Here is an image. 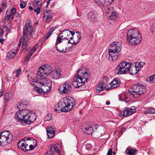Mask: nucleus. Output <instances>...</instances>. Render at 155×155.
<instances>
[{
	"label": "nucleus",
	"instance_id": "nucleus-1",
	"mask_svg": "<svg viewBox=\"0 0 155 155\" xmlns=\"http://www.w3.org/2000/svg\"><path fill=\"white\" fill-rule=\"evenodd\" d=\"M15 118L18 121L29 124L35 121L36 117L35 113H33L30 110L22 109L16 112Z\"/></svg>",
	"mask_w": 155,
	"mask_h": 155
},
{
	"label": "nucleus",
	"instance_id": "nucleus-2",
	"mask_svg": "<svg viewBox=\"0 0 155 155\" xmlns=\"http://www.w3.org/2000/svg\"><path fill=\"white\" fill-rule=\"evenodd\" d=\"M90 74L87 69L83 68L80 69L77 71L74 80L72 82L73 86L75 88H78L84 85L87 82Z\"/></svg>",
	"mask_w": 155,
	"mask_h": 155
},
{
	"label": "nucleus",
	"instance_id": "nucleus-3",
	"mask_svg": "<svg viewBox=\"0 0 155 155\" xmlns=\"http://www.w3.org/2000/svg\"><path fill=\"white\" fill-rule=\"evenodd\" d=\"M75 104L74 100L71 97L64 98L60 104L58 103L54 107L56 112H66L70 110Z\"/></svg>",
	"mask_w": 155,
	"mask_h": 155
},
{
	"label": "nucleus",
	"instance_id": "nucleus-4",
	"mask_svg": "<svg viewBox=\"0 0 155 155\" xmlns=\"http://www.w3.org/2000/svg\"><path fill=\"white\" fill-rule=\"evenodd\" d=\"M35 30L32 27L30 21L27 20L23 28L22 48L28 46L27 41L30 40L35 34Z\"/></svg>",
	"mask_w": 155,
	"mask_h": 155
},
{
	"label": "nucleus",
	"instance_id": "nucleus-5",
	"mask_svg": "<svg viewBox=\"0 0 155 155\" xmlns=\"http://www.w3.org/2000/svg\"><path fill=\"white\" fill-rule=\"evenodd\" d=\"M121 45L119 42H114L110 46L108 49L109 59L110 61H116L120 55Z\"/></svg>",
	"mask_w": 155,
	"mask_h": 155
},
{
	"label": "nucleus",
	"instance_id": "nucleus-6",
	"mask_svg": "<svg viewBox=\"0 0 155 155\" xmlns=\"http://www.w3.org/2000/svg\"><path fill=\"white\" fill-rule=\"evenodd\" d=\"M127 41L132 45H137L139 43L141 40V35L136 29H131L127 33Z\"/></svg>",
	"mask_w": 155,
	"mask_h": 155
},
{
	"label": "nucleus",
	"instance_id": "nucleus-7",
	"mask_svg": "<svg viewBox=\"0 0 155 155\" xmlns=\"http://www.w3.org/2000/svg\"><path fill=\"white\" fill-rule=\"evenodd\" d=\"M53 70L52 67L48 64H45L42 65L38 70L36 76V79L38 81L41 80L43 81H45L46 78L44 75L48 76L50 73H52Z\"/></svg>",
	"mask_w": 155,
	"mask_h": 155
},
{
	"label": "nucleus",
	"instance_id": "nucleus-8",
	"mask_svg": "<svg viewBox=\"0 0 155 155\" xmlns=\"http://www.w3.org/2000/svg\"><path fill=\"white\" fill-rule=\"evenodd\" d=\"M129 93L135 98L146 92V88L143 85L139 83L134 84L128 89Z\"/></svg>",
	"mask_w": 155,
	"mask_h": 155
},
{
	"label": "nucleus",
	"instance_id": "nucleus-9",
	"mask_svg": "<svg viewBox=\"0 0 155 155\" xmlns=\"http://www.w3.org/2000/svg\"><path fill=\"white\" fill-rule=\"evenodd\" d=\"M47 80L46 78L45 81H43L41 80L38 81V79H37V80L32 81V82H30L32 85L34 87L36 86L37 84H38L39 83L41 85V91H42L44 94H46L51 90V83L50 81L47 82Z\"/></svg>",
	"mask_w": 155,
	"mask_h": 155
},
{
	"label": "nucleus",
	"instance_id": "nucleus-10",
	"mask_svg": "<svg viewBox=\"0 0 155 155\" xmlns=\"http://www.w3.org/2000/svg\"><path fill=\"white\" fill-rule=\"evenodd\" d=\"M13 139L12 134L8 130H4L0 132V145H7L11 142Z\"/></svg>",
	"mask_w": 155,
	"mask_h": 155
},
{
	"label": "nucleus",
	"instance_id": "nucleus-11",
	"mask_svg": "<svg viewBox=\"0 0 155 155\" xmlns=\"http://www.w3.org/2000/svg\"><path fill=\"white\" fill-rule=\"evenodd\" d=\"M130 66L131 62L123 61L117 67L115 72L116 74H119L127 73Z\"/></svg>",
	"mask_w": 155,
	"mask_h": 155
},
{
	"label": "nucleus",
	"instance_id": "nucleus-12",
	"mask_svg": "<svg viewBox=\"0 0 155 155\" xmlns=\"http://www.w3.org/2000/svg\"><path fill=\"white\" fill-rule=\"evenodd\" d=\"M30 141H33L34 143H36V141L33 138L27 137L20 140L18 143V148L24 151H26L28 150V143Z\"/></svg>",
	"mask_w": 155,
	"mask_h": 155
},
{
	"label": "nucleus",
	"instance_id": "nucleus-13",
	"mask_svg": "<svg viewBox=\"0 0 155 155\" xmlns=\"http://www.w3.org/2000/svg\"><path fill=\"white\" fill-rule=\"evenodd\" d=\"M59 89L61 93L68 94L71 90V84L70 81H66L60 86Z\"/></svg>",
	"mask_w": 155,
	"mask_h": 155
},
{
	"label": "nucleus",
	"instance_id": "nucleus-14",
	"mask_svg": "<svg viewBox=\"0 0 155 155\" xmlns=\"http://www.w3.org/2000/svg\"><path fill=\"white\" fill-rule=\"evenodd\" d=\"M71 34L70 31L68 29H66L63 31L59 35L57 38L56 44L57 45L62 42L63 40H68V36Z\"/></svg>",
	"mask_w": 155,
	"mask_h": 155
},
{
	"label": "nucleus",
	"instance_id": "nucleus-15",
	"mask_svg": "<svg viewBox=\"0 0 155 155\" xmlns=\"http://www.w3.org/2000/svg\"><path fill=\"white\" fill-rule=\"evenodd\" d=\"M136 108L134 106L130 107H126L124 110L120 113V115L122 117H126L134 113L136 111Z\"/></svg>",
	"mask_w": 155,
	"mask_h": 155
},
{
	"label": "nucleus",
	"instance_id": "nucleus-16",
	"mask_svg": "<svg viewBox=\"0 0 155 155\" xmlns=\"http://www.w3.org/2000/svg\"><path fill=\"white\" fill-rule=\"evenodd\" d=\"M94 134L95 137H99L105 133L104 127L102 126L96 125L94 126Z\"/></svg>",
	"mask_w": 155,
	"mask_h": 155
},
{
	"label": "nucleus",
	"instance_id": "nucleus-17",
	"mask_svg": "<svg viewBox=\"0 0 155 155\" xmlns=\"http://www.w3.org/2000/svg\"><path fill=\"white\" fill-rule=\"evenodd\" d=\"M82 129L84 133L87 134H91L94 130V128L91 125L87 124L86 123L83 125Z\"/></svg>",
	"mask_w": 155,
	"mask_h": 155
},
{
	"label": "nucleus",
	"instance_id": "nucleus-18",
	"mask_svg": "<svg viewBox=\"0 0 155 155\" xmlns=\"http://www.w3.org/2000/svg\"><path fill=\"white\" fill-rule=\"evenodd\" d=\"M59 145L58 144H53L50 146V150L46 153V155H53L54 152L59 153H60L58 147Z\"/></svg>",
	"mask_w": 155,
	"mask_h": 155
},
{
	"label": "nucleus",
	"instance_id": "nucleus-19",
	"mask_svg": "<svg viewBox=\"0 0 155 155\" xmlns=\"http://www.w3.org/2000/svg\"><path fill=\"white\" fill-rule=\"evenodd\" d=\"M139 71V68L137 67V63H131V66H130L127 73L130 74L132 75H135Z\"/></svg>",
	"mask_w": 155,
	"mask_h": 155
},
{
	"label": "nucleus",
	"instance_id": "nucleus-20",
	"mask_svg": "<svg viewBox=\"0 0 155 155\" xmlns=\"http://www.w3.org/2000/svg\"><path fill=\"white\" fill-rule=\"evenodd\" d=\"M87 16L92 22H94L97 21V13L95 11H91L89 12Z\"/></svg>",
	"mask_w": 155,
	"mask_h": 155
},
{
	"label": "nucleus",
	"instance_id": "nucleus-21",
	"mask_svg": "<svg viewBox=\"0 0 155 155\" xmlns=\"http://www.w3.org/2000/svg\"><path fill=\"white\" fill-rule=\"evenodd\" d=\"M72 37H70L71 39H74V40L75 41L74 42L76 43H77L79 42L82 38L81 34L79 32L74 33L72 35Z\"/></svg>",
	"mask_w": 155,
	"mask_h": 155
},
{
	"label": "nucleus",
	"instance_id": "nucleus-22",
	"mask_svg": "<svg viewBox=\"0 0 155 155\" xmlns=\"http://www.w3.org/2000/svg\"><path fill=\"white\" fill-rule=\"evenodd\" d=\"M46 131L48 137L51 138L53 137L54 135L55 130L51 126H49L47 127Z\"/></svg>",
	"mask_w": 155,
	"mask_h": 155
},
{
	"label": "nucleus",
	"instance_id": "nucleus-23",
	"mask_svg": "<svg viewBox=\"0 0 155 155\" xmlns=\"http://www.w3.org/2000/svg\"><path fill=\"white\" fill-rule=\"evenodd\" d=\"M52 75L53 78L55 79H58L61 77V70L60 68L57 69L54 71H52Z\"/></svg>",
	"mask_w": 155,
	"mask_h": 155
},
{
	"label": "nucleus",
	"instance_id": "nucleus-24",
	"mask_svg": "<svg viewBox=\"0 0 155 155\" xmlns=\"http://www.w3.org/2000/svg\"><path fill=\"white\" fill-rule=\"evenodd\" d=\"M43 18L44 21L46 22L50 21L52 19L51 12L50 11L44 12Z\"/></svg>",
	"mask_w": 155,
	"mask_h": 155
},
{
	"label": "nucleus",
	"instance_id": "nucleus-25",
	"mask_svg": "<svg viewBox=\"0 0 155 155\" xmlns=\"http://www.w3.org/2000/svg\"><path fill=\"white\" fill-rule=\"evenodd\" d=\"M112 87L114 88L119 87L121 84L120 80L119 78H115L110 82Z\"/></svg>",
	"mask_w": 155,
	"mask_h": 155
},
{
	"label": "nucleus",
	"instance_id": "nucleus-26",
	"mask_svg": "<svg viewBox=\"0 0 155 155\" xmlns=\"http://www.w3.org/2000/svg\"><path fill=\"white\" fill-rule=\"evenodd\" d=\"M137 150L130 147H128L125 150L126 153L129 155H135Z\"/></svg>",
	"mask_w": 155,
	"mask_h": 155
},
{
	"label": "nucleus",
	"instance_id": "nucleus-27",
	"mask_svg": "<svg viewBox=\"0 0 155 155\" xmlns=\"http://www.w3.org/2000/svg\"><path fill=\"white\" fill-rule=\"evenodd\" d=\"M114 0H103L101 1L99 6H106L107 5H110L113 2Z\"/></svg>",
	"mask_w": 155,
	"mask_h": 155
},
{
	"label": "nucleus",
	"instance_id": "nucleus-28",
	"mask_svg": "<svg viewBox=\"0 0 155 155\" xmlns=\"http://www.w3.org/2000/svg\"><path fill=\"white\" fill-rule=\"evenodd\" d=\"M28 104L26 101H21V102H18L17 104V107L20 109L25 108Z\"/></svg>",
	"mask_w": 155,
	"mask_h": 155
},
{
	"label": "nucleus",
	"instance_id": "nucleus-29",
	"mask_svg": "<svg viewBox=\"0 0 155 155\" xmlns=\"http://www.w3.org/2000/svg\"><path fill=\"white\" fill-rule=\"evenodd\" d=\"M103 7L105 8L106 10L105 12L107 14L110 15L112 13L115 11L114 8L110 6V5Z\"/></svg>",
	"mask_w": 155,
	"mask_h": 155
},
{
	"label": "nucleus",
	"instance_id": "nucleus-30",
	"mask_svg": "<svg viewBox=\"0 0 155 155\" xmlns=\"http://www.w3.org/2000/svg\"><path fill=\"white\" fill-rule=\"evenodd\" d=\"M155 113V109L151 107L149 108L144 111V113L146 114H154Z\"/></svg>",
	"mask_w": 155,
	"mask_h": 155
},
{
	"label": "nucleus",
	"instance_id": "nucleus-31",
	"mask_svg": "<svg viewBox=\"0 0 155 155\" xmlns=\"http://www.w3.org/2000/svg\"><path fill=\"white\" fill-rule=\"evenodd\" d=\"M109 16L110 18L114 20H116L118 16V13L114 11Z\"/></svg>",
	"mask_w": 155,
	"mask_h": 155
},
{
	"label": "nucleus",
	"instance_id": "nucleus-32",
	"mask_svg": "<svg viewBox=\"0 0 155 155\" xmlns=\"http://www.w3.org/2000/svg\"><path fill=\"white\" fill-rule=\"evenodd\" d=\"M56 45V48L59 51L62 52H65L66 51V49L67 48V47L65 46L64 47V46L62 45L59 48H58L57 45Z\"/></svg>",
	"mask_w": 155,
	"mask_h": 155
},
{
	"label": "nucleus",
	"instance_id": "nucleus-33",
	"mask_svg": "<svg viewBox=\"0 0 155 155\" xmlns=\"http://www.w3.org/2000/svg\"><path fill=\"white\" fill-rule=\"evenodd\" d=\"M16 54V53L15 52L9 51L8 52L7 57L9 59H12L15 56Z\"/></svg>",
	"mask_w": 155,
	"mask_h": 155
},
{
	"label": "nucleus",
	"instance_id": "nucleus-34",
	"mask_svg": "<svg viewBox=\"0 0 155 155\" xmlns=\"http://www.w3.org/2000/svg\"><path fill=\"white\" fill-rule=\"evenodd\" d=\"M41 1L42 0H35L33 2L34 6H41Z\"/></svg>",
	"mask_w": 155,
	"mask_h": 155
},
{
	"label": "nucleus",
	"instance_id": "nucleus-35",
	"mask_svg": "<svg viewBox=\"0 0 155 155\" xmlns=\"http://www.w3.org/2000/svg\"><path fill=\"white\" fill-rule=\"evenodd\" d=\"M102 84H100L97 86L96 88V91L97 92H99L102 91L104 88V86L102 85Z\"/></svg>",
	"mask_w": 155,
	"mask_h": 155
},
{
	"label": "nucleus",
	"instance_id": "nucleus-36",
	"mask_svg": "<svg viewBox=\"0 0 155 155\" xmlns=\"http://www.w3.org/2000/svg\"><path fill=\"white\" fill-rule=\"evenodd\" d=\"M41 6H34V10L35 12H37V14H39L41 11L40 7Z\"/></svg>",
	"mask_w": 155,
	"mask_h": 155
},
{
	"label": "nucleus",
	"instance_id": "nucleus-37",
	"mask_svg": "<svg viewBox=\"0 0 155 155\" xmlns=\"http://www.w3.org/2000/svg\"><path fill=\"white\" fill-rule=\"evenodd\" d=\"M37 49V48L36 47H34L32 49H31L28 55L31 57L33 54L34 52Z\"/></svg>",
	"mask_w": 155,
	"mask_h": 155
},
{
	"label": "nucleus",
	"instance_id": "nucleus-38",
	"mask_svg": "<svg viewBox=\"0 0 155 155\" xmlns=\"http://www.w3.org/2000/svg\"><path fill=\"white\" fill-rule=\"evenodd\" d=\"M9 94L7 93L4 96V101L5 103L8 102L10 99Z\"/></svg>",
	"mask_w": 155,
	"mask_h": 155
},
{
	"label": "nucleus",
	"instance_id": "nucleus-39",
	"mask_svg": "<svg viewBox=\"0 0 155 155\" xmlns=\"http://www.w3.org/2000/svg\"><path fill=\"white\" fill-rule=\"evenodd\" d=\"M104 88L105 90H109L111 89H112L114 88L112 87V85H111V84L110 83L108 84L107 85H106V86Z\"/></svg>",
	"mask_w": 155,
	"mask_h": 155
},
{
	"label": "nucleus",
	"instance_id": "nucleus-40",
	"mask_svg": "<svg viewBox=\"0 0 155 155\" xmlns=\"http://www.w3.org/2000/svg\"><path fill=\"white\" fill-rule=\"evenodd\" d=\"M145 63L144 62H140L138 64H137V68H139V71L141 68H142L143 66L145 65Z\"/></svg>",
	"mask_w": 155,
	"mask_h": 155
},
{
	"label": "nucleus",
	"instance_id": "nucleus-41",
	"mask_svg": "<svg viewBox=\"0 0 155 155\" xmlns=\"http://www.w3.org/2000/svg\"><path fill=\"white\" fill-rule=\"evenodd\" d=\"M38 85V84H36V86L35 87H36V88H35L34 89L35 91H36L38 92L40 94H41L43 92L42 91H41V86L39 88L37 86Z\"/></svg>",
	"mask_w": 155,
	"mask_h": 155
},
{
	"label": "nucleus",
	"instance_id": "nucleus-42",
	"mask_svg": "<svg viewBox=\"0 0 155 155\" xmlns=\"http://www.w3.org/2000/svg\"><path fill=\"white\" fill-rule=\"evenodd\" d=\"M150 31L152 33L155 32V23H153L150 28Z\"/></svg>",
	"mask_w": 155,
	"mask_h": 155
},
{
	"label": "nucleus",
	"instance_id": "nucleus-43",
	"mask_svg": "<svg viewBox=\"0 0 155 155\" xmlns=\"http://www.w3.org/2000/svg\"><path fill=\"white\" fill-rule=\"evenodd\" d=\"M53 29L52 28L50 30L48 33L45 36V38L46 39H47L52 34V33L54 31Z\"/></svg>",
	"mask_w": 155,
	"mask_h": 155
},
{
	"label": "nucleus",
	"instance_id": "nucleus-44",
	"mask_svg": "<svg viewBox=\"0 0 155 155\" xmlns=\"http://www.w3.org/2000/svg\"><path fill=\"white\" fill-rule=\"evenodd\" d=\"M108 77L107 76H105L104 77L103 80L102 81L103 85L105 84L108 81Z\"/></svg>",
	"mask_w": 155,
	"mask_h": 155
},
{
	"label": "nucleus",
	"instance_id": "nucleus-45",
	"mask_svg": "<svg viewBox=\"0 0 155 155\" xmlns=\"http://www.w3.org/2000/svg\"><path fill=\"white\" fill-rule=\"evenodd\" d=\"M7 12H6L5 14V16L8 17V19L10 20H12L13 18V15L11 14L9 15L7 14Z\"/></svg>",
	"mask_w": 155,
	"mask_h": 155
},
{
	"label": "nucleus",
	"instance_id": "nucleus-46",
	"mask_svg": "<svg viewBox=\"0 0 155 155\" xmlns=\"http://www.w3.org/2000/svg\"><path fill=\"white\" fill-rule=\"evenodd\" d=\"M52 117L51 114H48L45 118V120L47 121L51 120L52 119Z\"/></svg>",
	"mask_w": 155,
	"mask_h": 155
},
{
	"label": "nucleus",
	"instance_id": "nucleus-47",
	"mask_svg": "<svg viewBox=\"0 0 155 155\" xmlns=\"http://www.w3.org/2000/svg\"><path fill=\"white\" fill-rule=\"evenodd\" d=\"M27 5V3L25 2H22L20 4V7L22 8H23L25 7Z\"/></svg>",
	"mask_w": 155,
	"mask_h": 155
},
{
	"label": "nucleus",
	"instance_id": "nucleus-48",
	"mask_svg": "<svg viewBox=\"0 0 155 155\" xmlns=\"http://www.w3.org/2000/svg\"><path fill=\"white\" fill-rule=\"evenodd\" d=\"M21 71V69H17L16 70L15 72L16 73V76L17 77H18L19 76Z\"/></svg>",
	"mask_w": 155,
	"mask_h": 155
},
{
	"label": "nucleus",
	"instance_id": "nucleus-49",
	"mask_svg": "<svg viewBox=\"0 0 155 155\" xmlns=\"http://www.w3.org/2000/svg\"><path fill=\"white\" fill-rule=\"evenodd\" d=\"M86 148L87 150H90L92 148V145L90 144H88L86 145Z\"/></svg>",
	"mask_w": 155,
	"mask_h": 155
},
{
	"label": "nucleus",
	"instance_id": "nucleus-50",
	"mask_svg": "<svg viewBox=\"0 0 155 155\" xmlns=\"http://www.w3.org/2000/svg\"><path fill=\"white\" fill-rule=\"evenodd\" d=\"M148 80H149V81L151 84H152L153 82V81H155L153 78V76H150Z\"/></svg>",
	"mask_w": 155,
	"mask_h": 155
},
{
	"label": "nucleus",
	"instance_id": "nucleus-51",
	"mask_svg": "<svg viewBox=\"0 0 155 155\" xmlns=\"http://www.w3.org/2000/svg\"><path fill=\"white\" fill-rule=\"evenodd\" d=\"M10 12L11 13V14L13 15L16 12V9L15 8H13L11 9Z\"/></svg>",
	"mask_w": 155,
	"mask_h": 155
},
{
	"label": "nucleus",
	"instance_id": "nucleus-52",
	"mask_svg": "<svg viewBox=\"0 0 155 155\" xmlns=\"http://www.w3.org/2000/svg\"><path fill=\"white\" fill-rule=\"evenodd\" d=\"M74 41H75L74 40V39H71L70 40H68V43H71V44H75L76 43L75 42H74Z\"/></svg>",
	"mask_w": 155,
	"mask_h": 155
},
{
	"label": "nucleus",
	"instance_id": "nucleus-53",
	"mask_svg": "<svg viewBox=\"0 0 155 155\" xmlns=\"http://www.w3.org/2000/svg\"><path fill=\"white\" fill-rule=\"evenodd\" d=\"M112 148L110 149L108 151L107 155H111L112 153Z\"/></svg>",
	"mask_w": 155,
	"mask_h": 155
},
{
	"label": "nucleus",
	"instance_id": "nucleus-54",
	"mask_svg": "<svg viewBox=\"0 0 155 155\" xmlns=\"http://www.w3.org/2000/svg\"><path fill=\"white\" fill-rule=\"evenodd\" d=\"M29 149L28 150H33L35 147V146L31 144L29 146Z\"/></svg>",
	"mask_w": 155,
	"mask_h": 155
},
{
	"label": "nucleus",
	"instance_id": "nucleus-55",
	"mask_svg": "<svg viewBox=\"0 0 155 155\" xmlns=\"http://www.w3.org/2000/svg\"><path fill=\"white\" fill-rule=\"evenodd\" d=\"M4 33V31L3 29H1L0 30V37H2Z\"/></svg>",
	"mask_w": 155,
	"mask_h": 155
},
{
	"label": "nucleus",
	"instance_id": "nucleus-56",
	"mask_svg": "<svg viewBox=\"0 0 155 155\" xmlns=\"http://www.w3.org/2000/svg\"><path fill=\"white\" fill-rule=\"evenodd\" d=\"M30 47L29 46L24 47L23 48H22L23 49H25V51H28L30 48Z\"/></svg>",
	"mask_w": 155,
	"mask_h": 155
},
{
	"label": "nucleus",
	"instance_id": "nucleus-57",
	"mask_svg": "<svg viewBox=\"0 0 155 155\" xmlns=\"http://www.w3.org/2000/svg\"><path fill=\"white\" fill-rule=\"evenodd\" d=\"M31 57L28 55L25 59V61L26 62H28L29 60V59Z\"/></svg>",
	"mask_w": 155,
	"mask_h": 155
},
{
	"label": "nucleus",
	"instance_id": "nucleus-58",
	"mask_svg": "<svg viewBox=\"0 0 155 155\" xmlns=\"http://www.w3.org/2000/svg\"><path fill=\"white\" fill-rule=\"evenodd\" d=\"M7 3L5 2H2V7H5L6 6V5H7Z\"/></svg>",
	"mask_w": 155,
	"mask_h": 155
},
{
	"label": "nucleus",
	"instance_id": "nucleus-59",
	"mask_svg": "<svg viewBox=\"0 0 155 155\" xmlns=\"http://www.w3.org/2000/svg\"><path fill=\"white\" fill-rule=\"evenodd\" d=\"M70 32H71V34H70V35H69L68 36V38H70V37H72V35L73 34H74V33H73L72 31H70Z\"/></svg>",
	"mask_w": 155,
	"mask_h": 155
},
{
	"label": "nucleus",
	"instance_id": "nucleus-60",
	"mask_svg": "<svg viewBox=\"0 0 155 155\" xmlns=\"http://www.w3.org/2000/svg\"><path fill=\"white\" fill-rule=\"evenodd\" d=\"M4 41V39L3 38H0V43L1 44H2L3 41Z\"/></svg>",
	"mask_w": 155,
	"mask_h": 155
},
{
	"label": "nucleus",
	"instance_id": "nucleus-61",
	"mask_svg": "<svg viewBox=\"0 0 155 155\" xmlns=\"http://www.w3.org/2000/svg\"><path fill=\"white\" fill-rule=\"evenodd\" d=\"M10 28H8V27H7L6 28V30L7 32L9 31H10Z\"/></svg>",
	"mask_w": 155,
	"mask_h": 155
},
{
	"label": "nucleus",
	"instance_id": "nucleus-62",
	"mask_svg": "<svg viewBox=\"0 0 155 155\" xmlns=\"http://www.w3.org/2000/svg\"><path fill=\"white\" fill-rule=\"evenodd\" d=\"M21 40H20L19 41V44L18 45V47H20L21 44Z\"/></svg>",
	"mask_w": 155,
	"mask_h": 155
},
{
	"label": "nucleus",
	"instance_id": "nucleus-63",
	"mask_svg": "<svg viewBox=\"0 0 155 155\" xmlns=\"http://www.w3.org/2000/svg\"><path fill=\"white\" fill-rule=\"evenodd\" d=\"M110 102L109 101H107L106 102V104L107 105H109V104H110Z\"/></svg>",
	"mask_w": 155,
	"mask_h": 155
},
{
	"label": "nucleus",
	"instance_id": "nucleus-64",
	"mask_svg": "<svg viewBox=\"0 0 155 155\" xmlns=\"http://www.w3.org/2000/svg\"><path fill=\"white\" fill-rule=\"evenodd\" d=\"M29 9L30 10H32L33 9V8L31 6H29Z\"/></svg>",
	"mask_w": 155,
	"mask_h": 155
}]
</instances>
